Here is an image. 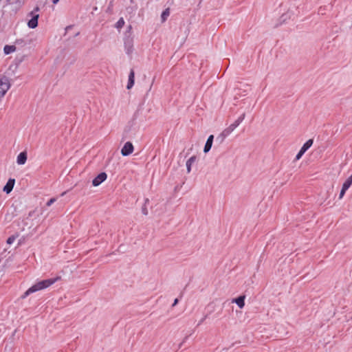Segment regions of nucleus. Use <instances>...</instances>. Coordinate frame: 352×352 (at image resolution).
I'll list each match as a JSON object with an SVG mask.
<instances>
[{
    "instance_id": "obj_16",
    "label": "nucleus",
    "mask_w": 352,
    "mask_h": 352,
    "mask_svg": "<svg viewBox=\"0 0 352 352\" xmlns=\"http://www.w3.org/2000/svg\"><path fill=\"white\" fill-rule=\"evenodd\" d=\"M16 50V47L14 45H6L3 51L6 54H9L14 52Z\"/></svg>"
},
{
    "instance_id": "obj_28",
    "label": "nucleus",
    "mask_w": 352,
    "mask_h": 352,
    "mask_svg": "<svg viewBox=\"0 0 352 352\" xmlns=\"http://www.w3.org/2000/svg\"><path fill=\"white\" fill-rule=\"evenodd\" d=\"M65 194V192H64L62 193L61 195L63 196Z\"/></svg>"
},
{
    "instance_id": "obj_9",
    "label": "nucleus",
    "mask_w": 352,
    "mask_h": 352,
    "mask_svg": "<svg viewBox=\"0 0 352 352\" xmlns=\"http://www.w3.org/2000/svg\"><path fill=\"white\" fill-rule=\"evenodd\" d=\"M27 161V154L25 152H21L19 154L16 159V163L19 165L24 164Z\"/></svg>"
},
{
    "instance_id": "obj_1",
    "label": "nucleus",
    "mask_w": 352,
    "mask_h": 352,
    "mask_svg": "<svg viewBox=\"0 0 352 352\" xmlns=\"http://www.w3.org/2000/svg\"><path fill=\"white\" fill-rule=\"evenodd\" d=\"M60 278V276H57L54 278H49L43 280H41L34 285H33L32 287H30L23 295L22 298H25L28 296H29L30 294H32L34 292L40 291L41 289L47 288L50 285L55 283L57 280H58Z\"/></svg>"
},
{
    "instance_id": "obj_10",
    "label": "nucleus",
    "mask_w": 352,
    "mask_h": 352,
    "mask_svg": "<svg viewBox=\"0 0 352 352\" xmlns=\"http://www.w3.org/2000/svg\"><path fill=\"white\" fill-rule=\"evenodd\" d=\"M213 139H214V136L212 135H210L208 137V138L206 142L204 148V153H208L210 150L212 145Z\"/></svg>"
},
{
    "instance_id": "obj_22",
    "label": "nucleus",
    "mask_w": 352,
    "mask_h": 352,
    "mask_svg": "<svg viewBox=\"0 0 352 352\" xmlns=\"http://www.w3.org/2000/svg\"><path fill=\"white\" fill-rule=\"evenodd\" d=\"M177 302H178V299H177V298H176V299L174 300V302H173V306H175V305L177 304Z\"/></svg>"
},
{
    "instance_id": "obj_13",
    "label": "nucleus",
    "mask_w": 352,
    "mask_h": 352,
    "mask_svg": "<svg viewBox=\"0 0 352 352\" xmlns=\"http://www.w3.org/2000/svg\"><path fill=\"white\" fill-rule=\"evenodd\" d=\"M195 156H192L186 161V169H187L188 173H189L191 171V166L193 164V163L195 162Z\"/></svg>"
},
{
    "instance_id": "obj_5",
    "label": "nucleus",
    "mask_w": 352,
    "mask_h": 352,
    "mask_svg": "<svg viewBox=\"0 0 352 352\" xmlns=\"http://www.w3.org/2000/svg\"><path fill=\"white\" fill-rule=\"evenodd\" d=\"M133 151V146L131 142H127L121 149V153L123 156H128Z\"/></svg>"
},
{
    "instance_id": "obj_27",
    "label": "nucleus",
    "mask_w": 352,
    "mask_h": 352,
    "mask_svg": "<svg viewBox=\"0 0 352 352\" xmlns=\"http://www.w3.org/2000/svg\"><path fill=\"white\" fill-rule=\"evenodd\" d=\"M144 213L145 214H147V212H146V210H144Z\"/></svg>"
},
{
    "instance_id": "obj_17",
    "label": "nucleus",
    "mask_w": 352,
    "mask_h": 352,
    "mask_svg": "<svg viewBox=\"0 0 352 352\" xmlns=\"http://www.w3.org/2000/svg\"><path fill=\"white\" fill-rule=\"evenodd\" d=\"M124 25V21L123 18H120L116 24V28L118 29H121Z\"/></svg>"
},
{
    "instance_id": "obj_6",
    "label": "nucleus",
    "mask_w": 352,
    "mask_h": 352,
    "mask_svg": "<svg viewBox=\"0 0 352 352\" xmlns=\"http://www.w3.org/2000/svg\"><path fill=\"white\" fill-rule=\"evenodd\" d=\"M107 175L105 173H100L96 177H95L92 181V184L94 186H99L102 182L106 180Z\"/></svg>"
},
{
    "instance_id": "obj_25",
    "label": "nucleus",
    "mask_w": 352,
    "mask_h": 352,
    "mask_svg": "<svg viewBox=\"0 0 352 352\" xmlns=\"http://www.w3.org/2000/svg\"><path fill=\"white\" fill-rule=\"evenodd\" d=\"M19 1V3H23L24 0H23V1Z\"/></svg>"
},
{
    "instance_id": "obj_11",
    "label": "nucleus",
    "mask_w": 352,
    "mask_h": 352,
    "mask_svg": "<svg viewBox=\"0 0 352 352\" xmlns=\"http://www.w3.org/2000/svg\"><path fill=\"white\" fill-rule=\"evenodd\" d=\"M134 78H135V73L133 69L131 70L129 75V80L127 83L126 88L128 89H130L132 88V87L134 85Z\"/></svg>"
},
{
    "instance_id": "obj_23",
    "label": "nucleus",
    "mask_w": 352,
    "mask_h": 352,
    "mask_svg": "<svg viewBox=\"0 0 352 352\" xmlns=\"http://www.w3.org/2000/svg\"><path fill=\"white\" fill-rule=\"evenodd\" d=\"M7 3L9 4L14 3V1L12 0H6Z\"/></svg>"
},
{
    "instance_id": "obj_2",
    "label": "nucleus",
    "mask_w": 352,
    "mask_h": 352,
    "mask_svg": "<svg viewBox=\"0 0 352 352\" xmlns=\"http://www.w3.org/2000/svg\"><path fill=\"white\" fill-rule=\"evenodd\" d=\"M39 10L38 7L35 8L34 10L30 12L29 15L32 17L28 22V26L30 28L34 29L38 25V14L37 13Z\"/></svg>"
},
{
    "instance_id": "obj_26",
    "label": "nucleus",
    "mask_w": 352,
    "mask_h": 352,
    "mask_svg": "<svg viewBox=\"0 0 352 352\" xmlns=\"http://www.w3.org/2000/svg\"><path fill=\"white\" fill-rule=\"evenodd\" d=\"M97 10H98L97 7H94V11H96Z\"/></svg>"
},
{
    "instance_id": "obj_19",
    "label": "nucleus",
    "mask_w": 352,
    "mask_h": 352,
    "mask_svg": "<svg viewBox=\"0 0 352 352\" xmlns=\"http://www.w3.org/2000/svg\"><path fill=\"white\" fill-rule=\"evenodd\" d=\"M14 241L15 237L14 236H11L7 239V243L11 245L14 242Z\"/></svg>"
},
{
    "instance_id": "obj_4",
    "label": "nucleus",
    "mask_w": 352,
    "mask_h": 352,
    "mask_svg": "<svg viewBox=\"0 0 352 352\" xmlns=\"http://www.w3.org/2000/svg\"><path fill=\"white\" fill-rule=\"evenodd\" d=\"M352 185V175L346 179L342 185V188L339 195V199H341L344 197L346 191L350 188Z\"/></svg>"
},
{
    "instance_id": "obj_14",
    "label": "nucleus",
    "mask_w": 352,
    "mask_h": 352,
    "mask_svg": "<svg viewBox=\"0 0 352 352\" xmlns=\"http://www.w3.org/2000/svg\"><path fill=\"white\" fill-rule=\"evenodd\" d=\"M170 15L169 8L165 9L161 14V21L162 23L165 22Z\"/></svg>"
},
{
    "instance_id": "obj_7",
    "label": "nucleus",
    "mask_w": 352,
    "mask_h": 352,
    "mask_svg": "<svg viewBox=\"0 0 352 352\" xmlns=\"http://www.w3.org/2000/svg\"><path fill=\"white\" fill-rule=\"evenodd\" d=\"M14 184V179H9L6 184L3 187V191L6 192L7 194H9L12 190Z\"/></svg>"
},
{
    "instance_id": "obj_15",
    "label": "nucleus",
    "mask_w": 352,
    "mask_h": 352,
    "mask_svg": "<svg viewBox=\"0 0 352 352\" xmlns=\"http://www.w3.org/2000/svg\"><path fill=\"white\" fill-rule=\"evenodd\" d=\"M312 144L313 140L310 139L302 145L300 150L305 153L312 146Z\"/></svg>"
},
{
    "instance_id": "obj_3",
    "label": "nucleus",
    "mask_w": 352,
    "mask_h": 352,
    "mask_svg": "<svg viewBox=\"0 0 352 352\" xmlns=\"http://www.w3.org/2000/svg\"><path fill=\"white\" fill-rule=\"evenodd\" d=\"M10 87V80L7 77L0 78V98L3 97Z\"/></svg>"
},
{
    "instance_id": "obj_24",
    "label": "nucleus",
    "mask_w": 352,
    "mask_h": 352,
    "mask_svg": "<svg viewBox=\"0 0 352 352\" xmlns=\"http://www.w3.org/2000/svg\"><path fill=\"white\" fill-rule=\"evenodd\" d=\"M60 0H52L54 4H56Z\"/></svg>"
},
{
    "instance_id": "obj_21",
    "label": "nucleus",
    "mask_w": 352,
    "mask_h": 352,
    "mask_svg": "<svg viewBox=\"0 0 352 352\" xmlns=\"http://www.w3.org/2000/svg\"><path fill=\"white\" fill-rule=\"evenodd\" d=\"M304 153H305V152H303L302 150H300V151L298 152V153L296 156V159L297 160L300 159Z\"/></svg>"
},
{
    "instance_id": "obj_8",
    "label": "nucleus",
    "mask_w": 352,
    "mask_h": 352,
    "mask_svg": "<svg viewBox=\"0 0 352 352\" xmlns=\"http://www.w3.org/2000/svg\"><path fill=\"white\" fill-rule=\"evenodd\" d=\"M245 118V113H243L241 116H240L237 120H235V122L232 124H231L228 127L232 130L234 131L244 120Z\"/></svg>"
},
{
    "instance_id": "obj_20",
    "label": "nucleus",
    "mask_w": 352,
    "mask_h": 352,
    "mask_svg": "<svg viewBox=\"0 0 352 352\" xmlns=\"http://www.w3.org/2000/svg\"><path fill=\"white\" fill-rule=\"evenodd\" d=\"M56 201V198H51L47 202V206H50L52 204H53Z\"/></svg>"
},
{
    "instance_id": "obj_12",
    "label": "nucleus",
    "mask_w": 352,
    "mask_h": 352,
    "mask_svg": "<svg viewBox=\"0 0 352 352\" xmlns=\"http://www.w3.org/2000/svg\"><path fill=\"white\" fill-rule=\"evenodd\" d=\"M245 296H241L237 298H234L232 300V302L236 303L240 308H243L245 305Z\"/></svg>"
},
{
    "instance_id": "obj_18",
    "label": "nucleus",
    "mask_w": 352,
    "mask_h": 352,
    "mask_svg": "<svg viewBox=\"0 0 352 352\" xmlns=\"http://www.w3.org/2000/svg\"><path fill=\"white\" fill-rule=\"evenodd\" d=\"M233 131H232L229 127H228L227 129H226L223 131V135L224 136H228V135H230Z\"/></svg>"
}]
</instances>
